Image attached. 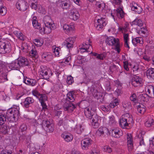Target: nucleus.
I'll return each mask as SVG.
<instances>
[{"mask_svg":"<svg viewBox=\"0 0 154 154\" xmlns=\"http://www.w3.org/2000/svg\"><path fill=\"white\" fill-rule=\"evenodd\" d=\"M34 102V100L30 97H26L23 103V105L26 108H28L29 107V105Z\"/></svg>","mask_w":154,"mask_h":154,"instance_id":"22","label":"nucleus"},{"mask_svg":"<svg viewBox=\"0 0 154 154\" xmlns=\"http://www.w3.org/2000/svg\"><path fill=\"white\" fill-rule=\"evenodd\" d=\"M109 124L111 126H114L116 125V122L114 118V117L113 116H109Z\"/></svg>","mask_w":154,"mask_h":154,"instance_id":"35","label":"nucleus"},{"mask_svg":"<svg viewBox=\"0 0 154 154\" xmlns=\"http://www.w3.org/2000/svg\"><path fill=\"white\" fill-rule=\"evenodd\" d=\"M32 93L34 96H35L38 98L39 97V95L40 94L36 90H33L32 91Z\"/></svg>","mask_w":154,"mask_h":154,"instance_id":"57","label":"nucleus"},{"mask_svg":"<svg viewBox=\"0 0 154 154\" xmlns=\"http://www.w3.org/2000/svg\"><path fill=\"white\" fill-rule=\"evenodd\" d=\"M111 136L115 138H119L122 135L123 132L121 130L118 128H115L110 130Z\"/></svg>","mask_w":154,"mask_h":154,"instance_id":"11","label":"nucleus"},{"mask_svg":"<svg viewBox=\"0 0 154 154\" xmlns=\"http://www.w3.org/2000/svg\"><path fill=\"white\" fill-rule=\"evenodd\" d=\"M113 3L116 5H120L122 2L121 0H112Z\"/></svg>","mask_w":154,"mask_h":154,"instance_id":"64","label":"nucleus"},{"mask_svg":"<svg viewBox=\"0 0 154 154\" xmlns=\"http://www.w3.org/2000/svg\"><path fill=\"white\" fill-rule=\"evenodd\" d=\"M75 37H70L67 38L64 42V44L67 48H69L73 47V44L75 41Z\"/></svg>","mask_w":154,"mask_h":154,"instance_id":"17","label":"nucleus"},{"mask_svg":"<svg viewBox=\"0 0 154 154\" xmlns=\"http://www.w3.org/2000/svg\"><path fill=\"white\" fill-rule=\"evenodd\" d=\"M106 42L109 45L114 46L115 47V50L118 53H120V45L119 39L113 37H109L106 38Z\"/></svg>","mask_w":154,"mask_h":154,"instance_id":"5","label":"nucleus"},{"mask_svg":"<svg viewBox=\"0 0 154 154\" xmlns=\"http://www.w3.org/2000/svg\"><path fill=\"white\" fill-rule=\"evenodd\" d=\"M129 35L128 34H124V38L125 42V45L126 47L129 48V45L128 44V41L129 40Z\"/></svg>","mask_w":154,"mask_h":154,"instance_id":"42","label":"nucleus"},{"mask_svg":"<svg viewBox=\"0 0 154 154\" xmlns=\"http://www.w3.org/2000/svg\"><path fill=\"white\" fill-rule=\"evenodd\" d=\"M144 132L143 131H141L138 135V137L139 139V143L140 146L144 145Z\"/></svg>","mask_w":154,"mask_h":154,"instance_id":"30","label":"nucleus"},{"mask_svg":"<svg viewBox=\"0 0 154 154\" xmlns=\"http://www.w3.org/2000/svg\"><path fill=\"white\" fill-rule=\"evenodd\" d=\"M28 64L27 59L21 57H18L9 64L8 67L11 70H17L21 67L28 66Z\"/></svg>","mask_w":154,"mask_h":154,"instance_id":"1","label":"nucleus"},{"mask_svg":"<svg viewBox=\"0 0 154 154\" xmlns=\"http://www.w3.org/2000/svg\"><path fill=\"white\" fill-rule=\"evenodd\" d=\"M114 14L113 13H111V16L114 19V17H117L119 18H122L123 17L124 15V13L123 9L121 8L117 9L116 11H114Z\"/></svg>","mask_w":154,"mask_h":154,"instance_id":"16","label":"nucleus"},{"mask_svg":"<svg viewBox=\"0 0 154 154\" xmlns=\"http://www.w3.org/2000/svg\"><path fill=\"white\" fill-rule=\"evenodd\" d=\"M40 77L44 79H48L50 76L52 75V73L49 69H47L45 66H41L39 71Z\"/></svg>","mask_w":154,"mask_h":154,"instance_id":"6","label":"nucleus"},{"mask_svg":"<svg viewBox=\"0 0 154 154\" xmlns=\"http://www.w3.org/2000/svg\"><path fill=\"white\" fill-rule=\"evenodd\" d=\"M32 24L34 27H36L35 23L38 22L36 17H33L32 19Z\"/></svg>","mask_w":154,"mask_h":154,"instance_id":"59","label":"nucleus"},{"mask_svg":"<svg viewBox=\"0 0 154 154\" xmlns=\"http://www.w3.org/2000/svg\"><path fill=\"white\" fill-rule=\"evenodd\" d=\"M146 75L148 79L150 80L154 79V69H148L146 71Z\"/></svg>","mask_w":154,"mask_h":154,"instance_id":"23","label":"nucleus"},{"mask_svg":"<svg viewBox=\"0 0 154 154\" xmlns=\"http://www.w3.org/2000/svg\"><path fill=\"white\" fill-rule=\"evenodd\" d=\"M145 95L146 98L148 97V101L151 100V97H154V87L152 85H146L145 87Z\"/></svg>","mask_w":154,"mask_h":154,"instance_id":"8","label":"nucleus"},{"mask_svg":"<svg viewBox=\"0 0 154 154\" xmlns=\"http://www.w3.org/2000/svg\"><path fill=\"white\" fill-rule=\"evenodd\" d=\"M75 108V105L69 101H67L64 104L63 108L64 111L68 112H71Z\"/></svg>","mask_w":154,"mask_h":154,"instance_id":"12","label":"nucleus"},{"mask_svg":"<svg viewBox=\"0 0 154 154\" xmlns=\"http://www.w3.org/2000/svg\"><path fill=\"white\" fill-rule=\"evenodd\" d=\"M79 14L76 9L73 8L71 10L70 17L71 19L76 20L79 19Z\"/></svg>","mask_w":154,"mask_h":154,"instance_id":"20","label":"nucleus"},{"mask_svg":"<svg viewBox=\"0 0 154 154\" xmlns=\"http://www.w3.org/2000/svg\"><path fill=\"white\" fill-rule=\"evenodd\" d=\"M106 24V19L103 17H101L100 19H98L97 22L94 24V26L97 29L100 31Z\"/></svg>","mask_w":154,"mask_h":154,"instance_id":"7","label":"nucleus"},{"mask_svg":"<svg viewBox=\"0 0 154 154\" xmlns=\"http://www.w3.org/2000/svg\"><path fill=\"white\" fill-rule=\"evenodd\" d=\"M142 82V79L136 75H134L132 77L131 83L135 87L140 86Z\"/></svg>","mask_w":154,"mask_h":154,"instance_id":"14","label":"nucleus"},{"mask_svg":"<svg viewBox=\"0 0 154 154\" xmlns=\"http://www.w3.org/2000/svg\"><path fill=\"white\" fill-rule=\"evenodd\" d=\"M42 58L47 61H50L52 59V56L50 52H44L42 55Z\"/></svg>","mask_w":154,"mask_h":154,"instance_id":"28","label":"nucleus"},{"mask_svg":"<svg viewBox=\"0 0 154 154\" xmlns=\"http://www.w3.org/2000/svg\"><path fill=\"white\" fill-rule=\"evenodd\" d=\"M127 139L128 150L131 152L134 147L133 137L131 134H128L127 135Z\"/></svg>","mask_w":154,"mask_h":154,"instance_id":"13","label":"nucleus"},{"mask_svg":"<svg viewBox=\"0 0 154 154\" xmlns=\"http://www.w3.org/2000/svg\"><path fill=\"white\" fill-rule=\"evenodd\" d=\"M1 53L5 54L10 53L11 50V46L10 42L7 40L0 41Z\"/></svg>","mask_w":154,"mask_h":154,"instance_id":"4","label":"nucleus"},{"mask_svg":"<svg viewBox=\"0 0 154 154\" xmlns=\"http://www.w3.org/2000/svg\"><path fill=\"white\" fill-rule=\"evenodd\" d=\"M101 109L105 112H107L110 111V108L108 106H106L104 105H102L100 106Z\"/></svg>","mask_w":154,"mask_h":154,"instance_id":"50","label":"nucleus"},{"mask_svg":"<svg viewBox=\"0 0 154 154\" xmlns=\"http://www.w3.org/2000/svg\"><path fill=\"white\" fill-rule=\"evenodd\" d=\"M6 120V117L5 115L0 114V125L4 124Z\"/></svg>","mask_w":154,"mask_h":154,"instance_id":"38","label":"nucleus"},{"mask_svg":"<svg viewBox=\"0 0 154 154\" xmlns=\"http://www.w3.org/2000/svg\"><path fill=\"white\" fill-rule=\"evenodd\" d=\"M144 108L143 107H141L140 105H139L137 107V110L140 113H143L144 111L143 110V109H144Z\"/></svg>","mask_w":154,"mask_h":154,"instance_id":"61","label":"nucleus"},{"mask_svg":"<svg viewBox=\"0 0 154 154\" xmlns=\"http://www.w3.org/2000/svg\"><path fill=\"white\" fill-rule=\"evenodd\" d=\"M38 12L42 14H44L45 10L41 6H38Z\"/></svg>","mask_w":154,"mask_h":154,"instance_id":"60","label":"nucleus"},{"mask_svg":"<svg viewBox=\"0 0 154 154\" xmlns=\"http://www.w3.org/2000/svg\"><path fill=\"white\" fill-rule=\"evenodd\" d=\"M82 47L80 48L81 50H84L83 51H88V50L89 49V47H92L90 44H87L86 43H84L83 44Z\"/></svg>","mask_w":154,"mask_h":154,"instance_id":"41","label":"nucleus"},{"mask_svg":"<svg viewBox=\"0 0 154 154\" xmlns=\"http://www.w3.org/2000/svg\"><path fill=\"white\" fill-rule=\"evenodd\" d=\"M151 14V9L149 6L145 8V15L146 16H149Z\"/></svg>","mask_w":154,"mask_h":154,"instance_id":"49","label":"nucleus"},{"mask_svg":"<svg viewBox=\"0 0 154 154\" xmlns=\"http://www.w3.org/2000/svg\"><path fill=\"white\" fill-rule=\"evenodd\" d=\"M66 82L69 85H71L74 82L73 77L71 76H68L66 79Z\"/></svg>","mask_w":154,"mask_h":154,"instance_id":"45","label":"nucleus"},{"mask_svg":"<svg viewBox=\"0 0 154 154\" xmlns=\"http://www.w3.org/2000/svg\"><path fill=\"white\" fill-rule=\"evenodd\" d=\"M57 3L59 6L64 9H68L71 6V4L69 0H59Z\"/></svg>","mask_w":154,"mask_h":154,"instance_id":"10","label":"nucleus"},{"mask_svg":"<svg viewBox=\"0 0 154 154\" xmlns=\"http://www.w3.org/2000/svg\"><path fill=\"white\" fill-rule=\"evenodd\" d=\"M43 124L48 129L50 132H52L54 131L53 124L51 123L49 121L47 120H43Z\"/></svg>","mask_w":154,"mask_h":154,"instance_id":"27","label":"nucleus"},{"mask_svg":"<svg viewBox=\"0 0 154 154\" xmlns=\"http://www.w3.org/2000/svg\"><path fill=\"white\" fill-rule=\"evenodd\" d=\"M43 22L45 25L47 26H48L51 25H55L53 21L51 19V17L48 16H46L44 17L43 19Z\"/></svg>","mask_w":154,"mask_h":154,"instance_id":"21","label":"nucleus"},{"mask_svg":"<svg viewBox=\"0 0 154 154\" xmlns=\"http://www.w3.org/2000/svg\"><path fill=\"white\" fill-rule=\"evenodd\" d=\"M92 143V140L90 139L86 138L81 141L82 148L83 149H87Z\"/></svg>","mask_w":154,"mask_h":154,"instance_id":"15","label":"nucleus"},{"mask_svg":"<svg viewBox=\"0 0 154 154\" xmlns=\"http://www.w3.org/2000/svg\"><path fill=\"white\" fill-rule=\"evenodd\" d=\"M103 150L104 152L110 153L112 151L111 148L109 146H104L103 148Z\"/></svg>","mask_w":154,"mask_h":154,"instance_id":"54","label":"nucleus"},{"mask_svg":"<svg viewBox=\"0 0 154 154\" xmlns=\"http://www.w3.org/2000/svg\"><path fill=\"white\" fill-rule=\"evenodd\" d=\"M145 119V126L147 127H150L153 123L152 119L149 116H146Z\"/></svg>","mask_w":154,"mask_h":154,"instance_id":"25","label":"nucleus"},{"mask_svg":"<svg viewBox=\"0 0 154 154\" xmlns=\"http://www.w3.org/2000/svg\"><path fill=\"white\" fill-rule=\"evenodd\" d=\"M69 121L68 120H66L64 121V124L63 121V120H60L59 121L58 123V125L59 126H61L63 125V124L65 123H67Z\"/></svg>","mask_w":154,"mask_h":154,"instance_id":"62","label":"nucleus"},{"mask_svg":"<svg viewBox=\"0 0 154 154\" xmlns=\"http://www.w3.org/2000/svg\"><path fill=\"white\" fill-rule=\"evenodd\" d=\"M132 42L133 44L134 45H136L138 43L140 44H143L144 43L143 39L141 37L133 38Z\"/></svg>","mask_w":154,"mask_h":154,"instance_id":"29","label":"nucleus"},{"mask_svg":"<svg viewBox=\"0 0 154 154\" xmlns=\"http://www.w3.org/2000/svg\"><path fill=\"white\" fill-rule=\"evenodd\" d=\"M40 103L42 102H44L47 100V97L45 95L41 94L39 95V97L38 98Z\"/></svg>","mask_w":154,"mask_h":154,"instance_id":"47","label":"nucleus"},{"mask_svg":"<svg viewBox=\"0 0 154 154\" xmlns=\"http://www.w3.org/2000/svg\"><path fill=\"white\" fill-rule=\"evenodd\" d=\"M73 26L72 25L65 24L63 26V28L65 32L68 33L73 30Z\"/></svg>","mask_w":154,"mask_h":154,"instance_id":"32","label":"nucleus"},{"mask_svg":"<svg viewBox=\"0 0 154 154\" xmlns=\"http://www.w3.org/2000/svg\"><path fill=\"white\" fill-rule=\"evenodd\" d=\"M108 131V130L106 128L101 127L98 129L96 132V134L98 136L100 137L104 134L105 132Z\"/></svg>","mask_w":154,"mask_h":154,"instance_id":"26","label":"nucleus"},{"mask_svg":"<svg viewBox=\"0 0 154 154\" xmlns=\"http://www.w3.org/2000/svg\"><path fill=\"white\" fill-rule=\"evenodd\" d=\"M84 112L86 117L90 119H91L92 116L96 114L94 110L89 107H87L85 109Z\"/></svg>","mask_w":154,"mask_h":154,"instance_id":"18","label":"nucleus"},{"mask_svg":"<svg viewBox=\"0 0 154 154\" xmlns=\"http://www.w3.org/2000/svg\"><path fill=\"white\" fill-rule=\"evenodd\" d=\"M84 128L83 126L81 125H76L75 130L78 134H81L84 131Z\"/></svg>","mask_w":154,"mask_h":154,"instance_id":"37","label":"nucleus"},{"mask_svg":"<svg viewBox=\"0 0 154 154\" xmlns=\"http://www.w3.org/2000/svg\"><path fill=\"white\" fill-rule=\"evenodd\" d=\"M7 12L6 8L4 7H0V15H4Z\"/></svg>","mask_w":154,"mask_h":154,"instance_id":"48","label":"nucleus"},{"mask_svg":"<svg viewBox=\"0 0 154 154\" xmlns=\"http://www.w3.org/2000/svg\"><path fill=\"white\" fill-rule=\"evenodd\" d=\"M123 107L125 109H128L131 108L130 103L129 102L125 101L122 103Z\"/></svg>","mask_w":154,"mask_h":154,"instance_id":"43","label":"nucleus"},{"mask_svg":"<svg viewBox=\"0 0 154 154\" xmlns=\"http://www.w3.org/2000/svg\"><path fill=\"white\" fill-rule=\"evenodd\" d=\"M96 6L99 8H104L105 7V4L103 2H97L95 4Z\"/></svg>","mask_w":154,"mask_h":154,"instance_id":"44","label":"nucleus"},{"mask_svg":"<svg viewBox=\"0 0 154 154\" xmlns=\"http://www.w3.org/2000/svg\"><path fill=\"white\" fill-rule=\"evenodd\" d=\"M61 137L65 141L68 142L72 141L73 138L72 135L70 133L66 132H63L61 134Z\"/></svg>","mask_w":154,"mask_h":154,"instance_id":"19","label":"nucleus"},{"mask_svg":"<svg viewBox=\"0 0 154 154\" xmlns=\"http://www.w3.org/2000/svg\"><path fill=\"white\" fill-rule=\"evenodd\" d=\"M19 107L16 106L9 109L6 116L7 117L8 121L12 122H16L17 120L19 114Z\"/></svg>","mask_w":154,"mask_h":154,"instance_id":"2","label":"nucleus"},{"mask_svg":"<svg viewBox=\"0 0 154 154\" xmlns=\"http://www.w3.org/2000/svg\"><path fill=\"white\" fill-rule=\"evenodd\" d=\"M9 129V127L7 126H4L1 129V131L4 134L8 133V130Z\"/></svg>","mask_w":154,"mask_h":154,"instance_id":"46","label":"nucleus"},{"mask_svg":"<svg viewBox=\"0 0 154 154\" xmlns=\"http://www.w3.org/2000/svg\"><path fill=\"white\" fill-rule=\"evenodd\" d=\"M146 42L148 43L147 45H146V48L148 47L149 49H152L154 48V46L151 45L152 43V41L150 37L146 36Z\"/></svg>","mask_w":154,"mask_h":154,"instance_id":"33","label":"nucleus"},{"mask_svg":"<svg viewBox=\"0 0 154 154\" xmlns=\"http://www.w3.org/2000/svg\"><path fill=\"white\" fill-rule=\"evenodd\" d=\"M137 5L135 2H133L130 4V7L131 10L133 11H136L137 13L139 14L140 11H136L135 10H137L138 8L137 7Z\"/></svg>","mask_w":154,"mask_h":154,"instance_id":"40","label":"nucleus"},{"mask_svg":"<svg viewBox=\"0 0 154 154\" xmlns=\"http://www.w3.org/2000/svg\"><path fill=\"white\" fill-rule=\"evenodd\" d=\"M56 28L55 25L53 24L51 26H48L45 25L44 29L45 33L48 34L50 33L52 30L54 29H56Z\"/></svg>","mask_w":154,"mask_h":154,"instance_id":"31","label":"nucleus"},{"mask_svg":"<svg viewBox=\"0 0 154 154\" xmlns=\"http://www.w3.org/2000/svg\"><path fill=\"white\" fill-rule=\"evenodd\" d=\"M17 9L21 11H26L28 7L27 2L24 0H18L16 4Z\"/></svg>","mask_w":154,"mask_h":154,"instance_id":"9","label":"nucleus"},{"mask_svg":"<svg viewBox=\"0 0 154 154\" xmlns=\"http://www.w3.org/2000/svg\"><path fill=\"white\" fill-rule=\"evenodd\" d=\"M105 57V56L104 54H98L96 58L97 59L103 60Z\"/></svg>","mask_w":154,"mask_h":154,"instance_id":"56","label":"nucleus"},{"mask_svg":"<svg viewBox=\"0 0 154 154\" xmlns=\"http://www.w3.org/2000/svg\"><path fill=\"white\" fill-rule=\"evenodd\" d=\"M119 104V101L117 99L113 100L109 104V106L111 108H113L115 106Z\"/></svg>","mask_w":154,"mask_h":154,"instance_id":"39","label":"nucleus"},{"mask_svg":"<svg viewBox=\"0 0 154 154\" xmlns=\"http://www.w3.org/2000/svg\"><path fill=\"white\" fill-rule=\"evenodd\" d=\"M31 7L32 9H34L36 10L37 9L38 6H37V4L36 2H32L31 5Z\"/></svg>","mask_w":154,"mask_h":154,"instance_id":"58","label":"nucleus"},{"mask_svg":"<svg viewBox=\"0 0 154 154\" xmlns=\"http://www.w3.org/2000/svg\"><path fill=\"white\" fill-rule=\"evenodd\" d=\"M133 121L132 116L128 113H126L122 116L119 121V125L122 128H125L132 124Z\"/></svg>","mask_w":154,"mask_h":154,"instance_id":"3","label":"nucleus"},{"mask_svg":"<svg viewBox=\"0 0 154 154\" xmlns=\"http://www.w3.org/2000/svg\"><path fill=\"white\" fill-rule=\"evenodd\" d=\"M60 49L58 47H56L54 48L53 52L54 53L55 56L57 57L59 56V51Z\"/></svg>","mask_w":154,"mask_h":154,"instance_id":"53","label":"nucleus"},{"mask_svg":"<svg viewBox=\"0 0 154 154\" xmlns=\"http://www.w3.org/2000/svg\"><path fill=\"white\" fill-rule=\"evenodd\" d=\"M14 34L17 37L21 40H23L24 39V36L23 34L20 31H15L14 32Z\"/></svg>","mask_w":154,"mask_h":154,"instance_id":"36","label":"nucleus"},{"mask_svg":"<svg viewBox=\"0 0 154 154\" xmlns=\"http://www.w3.org/2000/svg\"><path fill=\"white\" fill-rule=\"evenodd\" d=\"M37 52L35 49H32L31 51L30 55L32 57L36 58L38 57Z\"/></svg>","mask_w":154,"mask_h":154,"instance_id":"51","label":"nucleus"},{"mask_svg":"<svg viewBox=\"0 0 154 154\" xmlns=\"http://www.w3.org/2000/svg\"><path fill=\"white\" fill-rule=\"evenodd\" d=\"M131 100L134 102H136L137 101V98L136 95L135 94H133L130 97Z\"/></svg>","mask_w":154,"mask_h":154,"instance_id":"55","label":"nucleus"},{"mask_svg":"<svg viewBox=\"0 0 154 154\" xmlns=\"http://www.w3.org/2000/svg\"><path fill=\"white\" fill-rule=\"evenodd\" d=\"M91 122L92 125L93 126L94 128H97L99 126L98 121V117L95 114L92 117Z\"/></svg>","mask_w":154,"mask_h":154,"instance_id":"24","label":"nucleus"},{"mask_svg":"<svg viewBox=\"0 0 154 154\" xmlns=\"http://www.w3.org/2000/svg\"><path fill=\"white\" fill-rule=\"evenodd\" d=\"M27 128V126L25 124H23L20 126V131L23 132L26 131Z\"/></svg>","mask_w":154,"mask_h":154,"instance_id":"52","label":"nucleus"},{"mask_svg":"<svg viewBox=\"0 0 154 154\" xmlns=\"http://www.w3.org/2000/svg\"><path fill=\"white\" fill-rule=\"evenodd\" d=\"M30 84L29 85H31L32 86H34L35 85L36 83V81L35 79H31L30 80Z\"/></svg>","mask_w":154,"mask_h":154,"instance_id":"63","label":"nucleus"},{"mask_svg":"<svg viewBox=\"0 0 154 154\" xmlns=\"http://www.w3.org/2000/svg\"><path fill=\"white\" fill-rule=\"evenodd\" d=\"M75 95L73 91H70L68 93L67 95V99H69V102H71L75 100Z\"/></svg>","mask_w":154,"mask_h":154,"instance_id":"34","label":"nucleus"}]
</instances>
